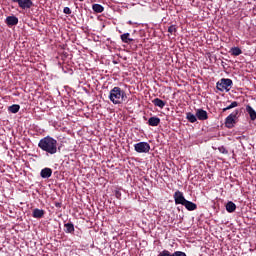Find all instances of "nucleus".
<instances>
[{"label": "nucleus", "instance_id": "6e6552de", "mask_svg": "<svg viewBox=\"0 0 256 256\" xmlns=\"http://www.w3.org/2000/svg\"><path fill=\"white\" fill-rule=\"evenodd\" d=\"M196 117L199 121H207L209 119V114H207V111L200 108L196 110Z\"/></svg>", "mask_w": 256, "mask_h": 256}, {"label": "nucleus", "instance_id": "c756f323", "mask_svg": "<svg viewBox=\"0 0 256 256\" xmlns=\"http://www.w3.org/2000/svg\"><path fill=\"white\" fill-rule=\"evenodd\" d=\"M128 25H133V21L129 20L128 22Z\"/></svg>", "mask_w": 256, "mask_h": 256}, {"label": "nucleus", "instance_id": "393cba45", "mask_svg": "<svg viewBox=\"0 0 256 256\" xmlns=\"http://www.w3.org/2000/svg\"><path fill=\"white\" fill-rule=\"evenodd\" d=\"M158 256H173V253H171L169 250H162L159 252Z\"/></svg>", "mask_w": 256, "mask_h": 256}, {"label": "nucleus", "instance_id": "6ab92c4d", "mask_svg": "<svg viewBox=\"0 0 256 256\" xmlns=\"http://www.w3.org/2000/svg\"><path fill=\"white\" fill-rule=\"evenodd\" d=\"M186 119L189 121V123H197V114H193L191 112H188L186 114Z\"/></svg>", "mask_w": 256, "mask_h": 256}, {"label": "nucleus", "instance_id": "f3484780", "mask_svg": "<svg viewBox=\"0 0 256 256\" xmlns=\"http://www.w3.org/2000/svg\"><path fill=\"white\" fill-rule=\"evenodd\" d=\"M237 209V205H235V203L233 201H229L226 204V211L228 213H235V210Z\"/></svg>", "mask_w": 256, "mask_h": 256}, {"label": "nucleus", "instance_id": "4be33fe9", "mask_svg": "<svg viewBox=\"0 0 256 256\" xmlns=\"http://www.w3.org/2000/svg\"><path fill=\"white\" fill-rule=\"evenodd\" d=\"M19 109H21V106L18 104H14L8 107L9 113H19Z\"/></svg>", "mask_w": 256, "mask_h": 256}, {"label": "nucleus", "instance_id": "9d476101", "mask_svg": "<svg viewBox=\"0 0 256 256\" xmlns=\"http://www.w3.org/2000/svg\"><path fill=\"white\" fill-rule=\"evenodd\" d=\"M5 23L8 27H13L19 23V18L17 16H8L6 17Z\"/></svg>", "mask_w": 256, "mask_h": 256}, {"label": "nucleus", "instance_id": "4468645a", "mask_svg": "<svg viewBox=\"0 0 256 256\" xmlns=\"http://www.w3.org/2000/svg\"><path fill=\"white\" fill-rule=\"evenodd\" d=\"M246 111H247L248 115L250 116L251 121H255V119H256L255 109H253V107H251V105H247Z\"/></svg>", "mask_w": 256, "mask_h": 256}, {"label": "nucleus", "instance_id": "1a4fd4ad", "mask_svg": "<svg viewBox=\"0 0 256 256\" xmlns=\"http://www.w3.org/2000/svg\"><path fill=\"white\" fill-rule=\"evenodd\" d=\"M120 39L122 43H126V45H131V43L135 41V39L131 38V34L129 32L120 35Z\"/></svg>", "mask_w": 256, "mask_h": 256}, {"label": "nucleus", "instance_id": "7ed1b4c3", "mask_svg": "<svg viewBox=\"0 0 256 256\" xmlns=\"http://www.w3.org/2000/svg\"><path fill=\"white\" fill-rule=\"evenodd\" d=\"M231 87H233V80L229 78H222L216 84V89H218V91H221V92L223 91L229 92L231 91Z\"/></svg>", "mask_w": 256, "mask_h": 256}, {"label": "nucleus", "instance_id": "dca6fc26", "mask_svg": "<svg viewBox=\"0 0 256 256\" xmlns=\"http://www.w3.org/2000/svg\"><path fill=\"white\" fill-rule=\"evenodd\" d=\"M153 105H155V107H159L160 109H163L165 107V105H167V102L159 99V98H155L154 100H152Z\"/></svg>", "mask_w": 256, "mask_h": 256}, {"label": "nucleus", "instance_id": "aec40b11", "mask_svg": "<svg viewBox=\"0 0 256 256\" xmlns=\"http://www.w3.org/2000/svg\"><path fill=\"white\" fill-rule=\"evenodd\" d=\"M65 233H75V225L73 223L64 224Z\"/></svg>", "mask_w": 256, "mask_h": 256}, {"label": "nucleus", "instance_id": "f8f14e48", "mask_svg": "<svg viewBox=\"0 0 256 256\" xmlns=\"http://www.w3.org/2000/svg\"><path fill=\"white\" fill-rule=\"evenodd\" d=\"M159 123H161V118L157 116H152L148 119V125H150V127H157Z\"/></svg>", "mask_w": 256, "mask_h": 256}, {"label": "nucleus", "instance_id": "cd10ccee", "mask_svg": "<svg viewBox=\"0 0 256 256\" xmlns=\"http://www.w3.org/2000/svg\"><path fill=\"white\" fill-rule=\"evenodd\" d=\"M63 13H65V15H71V8H69V7H64Z\"/></svg>", "mask_w": 256, "mask_h": 256}, {"label": "nucleus", "instance_id": "7c9ffc66", "mask_svg": "<svg viewBox=\"0 0 256 256\" xmlns=\"http://www.w3.org/2000/svg\"><path fill=\"white\" fill-rule=\"evenodd\" d=\"M56 207H61V203H56Z\"/></svg>", "mask_w": 256, "mask_h": 256}, {"label": "nucleus", "instance_id": "0eeeda50", "mask_svg": "<svg viewBox=\"0 0 256 256\" xmlns=\"http://www.w3.org/2000/svg\"><path fill=\"white\" fill-rule=\"evenodd\" d=\"M174 201H175V205H185V202L187 201V199H185V196H183V192L177 190L174 193Z\"/></svg>", "mask_w": 256, "mask_h": 256}, {"label": "nucleus", "instance_id": "c85d7f7f", "mask_svg": "<svg viewBox=\"0 0 256 256\" xmlns=\"http://www.w3.org/2000/svg\"><path fill=\"white\" fill-rule=\"evenodd\" d=\"M121 190H115V197L116 199H121Z\"/></svg>", "mask_w": 256, "mask_h": 256}, {"label": "nucleus", "instance_id": "a878e982", "mask_svg": "<svg viewBox=\"0 0 256 256\" xmlns=\"http://www.w3.org/2000/svg\"><path fill=\"white\" fill-rule=\"evenodd\" d=\"M218 151L223 155H227L229 153V151L227 150V148H225V146L218 147Z\"/></svg>", "mask_w": 256, "mask_h": 256}, {"label": "nucleus", "instance_id": "5701e85b", "mask_svg": "<svg viewBox=\"0 0 256 256\" xmlns=\"http://www.w3.org/2000/svg\"><path fill=\"white\" fill-rule=\"evenodd\" d=\"M235 107H239V102L237 101H233L230 105H228L226 108H223V113H225V111H229V109H235Z\"/></svg>", "mask_w": 256, "mask_h": 256}, {"label": "nucleus", "instance_id": "f257e3e1", "mask_svg": "<svg viewBox=\"0 0 256 256\" xmlns=\"http://www.w3.org/2000/svg\"><path fill=\"white\" fill-rule=\"evenodd\" d=\"M38 147L41 149V151L46 153L47 157L57 155V153L61 151V148H59V142H57V140L51 136H46L40 139Z\"/></svg>", "mask_w": 256, "mask_h": 256}, {"label": "nucleus", "instance_id": "bb28decb", "mask_svg": "<svg viewBox=\"0 0 256 256\" xmlns=\"http://www.w3.org/2000/svg\"><path fill=\"white\" fill-rule=\"evenodd\" d=\"M172 256H187V254L183 251H175Z\"/></svg>", "mask_w": 256, "mask_h": 256}, {"label": "nucleus", "instance_id": "a211bd4d", "mask_svg": "<svg viewBox=\"0 0 256 256\" xmlns=\"http://www.w3.org/2000/svg\"><path fill=\"white\" fill-rule=\"evenodd\" d=\"M230 53L231 55H233L234 57H239V55H241L243 53V51L241 50V48L239 47H232L230 49Z\"/></svg>", "mask_w": 256, "mask_h": 256}, {"label": "nucleus", "instance_id": "39448f33", "mask_svg": "<svg viewBox=\"0 0 256 256\" xmlns=\"http://www.w3.org/2000/svg\"><path fill=\"white\" fill-rule=\"evenodd\" d=\"M134 150L136 153H149L151 151V145L147 142H138L134 144Z\"/></svg>", "mask_w": 256, "mask_h": 256}, {"label": "nucleus", "instance_id": "20e7f679", "mask_svg": "<svg viewBox=\"0 0 256 256\" xmlns=\"http://www.w3.org/2000/svg\"><path fill=\"white\" fill-rule=\"evenodd\" d=\"M237 115H239V110H235L227 116V118L225 119V127H227V129H233V127H235Z\"/></svg>", "mask_w": 256, "mask_h": 256}, {"label": "nucleus", "instance_id": "ddd939ff", "mask_svg": "<svg viewBox=\"0 0 256 256\" xmlns=\"http://www.w3.org/2000/svg\"><path fill=\"white\" fill-rule=\"evenodd\" d=\"M45 215V211L43 209L35 208L32 212V217L34 219H41Z\"/></svg>", "mask_w": 256, "mask_h": 256}, {"label": "nucleus", "instance_id": "2eb2a0df", "mask_svg": "<svg viewBox=\"0 0 256 256\" xmlns=\"http://www.w3.org/2000/svg\"><path fill=\"white\" fill-rule=\"evenodd\" d=\"M183 206L187 209V211H195V209H197V204L186 200V202H184Z\"/></svg>", "mask_w": 256, "mask_h": 256}, {"label": "nucleus", "instance_id": "f03ea898", "mask_svg": "<svg viewBox=\"0 0 256 256\" xmlns=\"http://www.w3.org/2000/svg\"><path fill=\"white\" fill-rule=\"evenodd\" d=\"M108 99L113 105H121L124 101H127V93L119 86H115L109 92Z\"/></svg>", "mask_w": 256, "mask_h": 256}, {"label": "nucleus", "instance_id": "412c9836", "mask_svg": "<svg viewBox=\"0 0 256 256\" xmlns=\"http://www.w3.org/2000/svg\"><path fill=\"white\" fill-rule=\"evenodd\" d=\"M92 9H93L94 13H103V11H105V8H103V6L101 4L92 5Z\"/></svg>", "mask_w": 256, "mask_h": 256}, {"label": "nucleus", "instance_id": "423d86ee", "mask_svg": "<svg viewBox=\"0 0 256 256\" xmlns=\"http://www.w3.org/2000/svg\"><path fill=\"white\" fill-rule=\"evenodd\" d=\"M12 3H17L20 9H31L33 7L32 0H11Z\"/></svg>", "mask_w": 256, "mask_h": 256}, {"label": "nucleus", "instance_id": "9b49d317", "mask_svg": "<svg viewBox=\"0 0 256 256\" xmlns=\"http://www.w3.org/2000/svg\"><path fill=\"white\" fill-rule=\"evenodd\" d=\"M51 175H53V170L51 168H44L40 172V177H42V179H49Z\"/></svg>", "mask_w": 256, "mask_h": 256}, {"label": "nucleus", "instance_id": "b1692460", "mask_svg": "<svg viewBox=\"0 0 256 256\" xmlns=\"http://www.w3.org/2000/svg\"><path fill=\"white\" fill-rule=\"evenodd\" d=\"M168 33H170V35H176V33H177V26H175V25L169 26Z\"/></svg>", "mask_w": 256, "mask_h": 256}]
</instances>
